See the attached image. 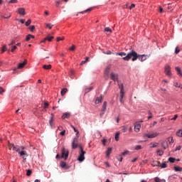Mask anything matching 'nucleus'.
<instances>
[{
    "instance_id": "1",
    "label": "nucleus",
    "mask_w": 182,
    "mask_h": 182,
    "mask_svg": "<svg viewBox=\"0 0 182 182\" xmlns=\"http://www.w3.org/2000/svg\"><path fill=\"white\" fill-rule=\"evenodd\" d=\"M9 150H14V151H16L20 157H22L23 160H26V157H28V152L25 151L24 146H19L18 145H14V144H9Z\"/></svg>"
},
{
    "instance_id": "2",
    "label": "nucleus",
    "mask_w": 182,
    "mask_h": 182,
    "mask_svg": "<svg viewBox=\"0 0 182 182\" xmlns=\"http://www.w3.org/2000/svg\"><path fill=\"white\" fill-rule=\"evenodd\" d=\"M139 56H140V55L137 54L134 50H132L125 57H123L122 59L127 62H129V60L132 59V62H135V60L139 59Z\"/></svg>"
},
{
    "instance_id": "3",
    "label": "nucleus",
    "mask_w": 182,
    "mask_h": 182,
    "mask_svg": "<svg viewBox=\"0 0 182 182\" xmlns=\"http://www.w3.org/2000/svg\"><path fill=\"white\" fill-rule=\"evenodd\" d=\"M78 147L80 149V155L77 158V160L82 163V161H85V155L86 154V151L83 150V147L81 145H79Z\"/></svg>"
},
{
    "instance_id": "4",
    "label": "nucleus",
    "mask_w": 182,
    "mask_h": 182,
    "mask_svg": "<svg viewBox=\"0 0 182 182\" xmlns=\"http://www.w3.org/2000/svg\"><path fill=\"white\" fill-rule=\"evenodd\" d=\"M159 132H148V133H144L143 134L144 139H154L155 137H157L159 136Z\"/></svg>"
},
{
    "instance_id": "5",
    "label": "nucleus",
    "mask_w": 182,
    "mask_h": 182,
    "mask_svg": "<svg viewBox=\"0 0 182 182\" xmlns=\"http://www.w3.org/2000/svg\"><path fill=\"white\" fill-rule=\"evenodd\" d=\"M68 157H69V150L65 149L63 147L61 150V159H64V160H68Z\"/></svg>"
},
{
    "instance_id": "6",
    "label": "nucleus",
    "mask_w": 182,
    "mask_h": 182,
    "mask_svg": "<svg viewBox=\"0 0 182 182\" xmlns=\"http://www.w3.org/2000/svg\"><path fill=\"white\" fill-rule=\"evenodd\" d=\"M164 73L167 76H171V68L170 65H167L165 66Z\"/></svg>"
},
{
    "instance_id": "7",
    "label": "nucleus",
    "mask_w": 182,
    "mask_h": 182,
    "mask_svg": "<svg viewBox=\"0 0 182 182\" xmlns=\"http://www.w3.org/2000/svg\"><path fill=\"white\" fill-rule=\"evenodd\" d=\"M110 77L114 82H117L119 80V75L117 73H111Z\"/></svg>"
},
{
    "instance_id": "8",
    "label": "nucleus",
    "mask_w": 182,
    "mask_h": 182,
    "mask_svg": "<svg viewBox=\"0 0 182 182\" xmlns=\"http://www.w3.org/2000/svg\"><path fill=\"white\" fill-rule=\"evenodd\" d=\"M147 58H149V56H147V55H139V56L138 57L139 60H140L141 62H144V60H146Z\"/></svg>"
},
{
    "instance_id": "9",
    "label": "nucleus",
    "mask_w": 182,
    "mask_h": 182,
    "mask_svg": "<svg viewBox=\"0 0 182 182\" xmlns=\"http://www.w3.org/2000/svg\"><path fill=\"white\" fill-rule=\"evenodd\" d=\"M60 167H62V168H65V170H68V168H70V166H69V165L66 164V163L64 161H61L60 163Z\"/></svg>"
},
{
    "instance_id": "10",
    "label": "nucleus",
    "mask_w": 182,
    "mask_h": 182,
    "mask_svg": "<svg viewBox=\"0 0 182 182\" xmlns=\"http://www.w3.org/2000/svg\"><path fill=\"white\" fill-rule=\"evenodd\" d=\"M119 89H120V95H124V87L123 86V83L118 82Z\"/></svg>"
},
{
    "instance_id": "11",
    "label": "nucleus",
    "mask_w": 182,
    "mask_h": 182,
    "mask_svg": "<svg viewBox=\"0 0 182 182\" xmlns=\"http://www.w3.org/2000/svg\"><path fill=\"white\" fill-rule=\"evenodd\" d=\"M26 63H28V60H24V61L23 63H20L18 64L17 69H22L23 68V66H25V65H26Z\"/></svg>"
},
{
    "instance_id": "12",
    "label": "nucleus",
    "mask_w": 182,
    "mask_h": 182,
    "mask_svg": "<svg viewBox=\"0 0 182 182\" xmlns=\"http://www.w3.org/2000/svg\"><path fill=\"white\" fill-rule=\"evenodd\" d=\"M18 14L19 15H22L23 16L24 15H26V13L25 12V9H24L23 8H19V9H18Z\"/></svg>"
},
{
    "instance_id": "13",
    "label": "nucleus",
    "mask_w": 182,
    "mask_h": 182,
    "mask_svg": "<svg viewBox=\"0 0 182 182\" xmlns=\"http://www.w3.org/2000/svg\"><path fill=\"white\" fill-rule=\"evenodd\" d=\"M161 147H163V149H164V150H166V149L168 148V144H167V141H163L161 143Z\"/></svg>"
},
{
    "instance_id": "14",
    "label": "nucleus",
    "mask_w": 182,
    "mask_h": 182,
    "mask_svg": "<svg viewBox=\"0 0 182 182\" xmlns=\"http://www.w3.org/2000/svg\"><path fill=\"white\" fill-rule=\"evenodd\" d=\"M141 128V125L140 124H136L134 126V130L136 133H139L140 132V129Z\"/></svg>"
},
{
    "instance_id": "15",
    "label": "nucleus",
    "mask_w": 182,
    "mask_h": 182,
    "mask_svg": "<svg viewBox=\"0 0 182 182\" xmlns=\"http://www.w3.org/2000/svg\"><path fill=\"white\" fill-rule=\"evenodd\" d=\"M103 99V96L100 95V97H97L95 100V105H99L102 102V100Z\"/></svg>"
},
{
    "instance_id": "16",
    "label": "nucleus",
    "mask_w": 182,
    "mask_h": 182,
    "mask_svg": "<svg viewBox=\"0 0 182 182\" xmlns=\"http://www.w3.org/2000/svg\"><path fill=\"white\" fill-rule=\"evenodd\" d=\"M151 166L153 167H159V166H160V161H154L152 163H151Z\"/></svg>"
},
{
    "instance_id": "17",
    "label": "nucleus",
    "mask_w": 182,
    "mask_h": 182,
    "mask_svg": "<svg viewBox=\"0 0 182 182\" xmlns=\"http://www.w3.org/2000/svg\"><path fill=\"white\" fill-rule=\"evenodd\" d=\"M69 117H70V113H69V112H65L62 116V119H69Z\"/></svg>"
},
{
    "instance_id": "18",
    "label": "nucleus",
    "mask_w": 182,
    "mask_h": 182,
    "mask_svg": "<svg viewBox=\"0 0 182 182\" xmlns=\"http://www.w3.org/2000/svg\"><path fill=\"white\" fill-rule=\"evenodd\" d=\"M54 117H55V115L53 114H51V117H50V119L49 120L50 126H51V127L53 124V122H54L53 118Z\"/></svg>"
},
{
    "instance_id": "19",
    "label": "nucleus",
    "mask_w": 182,
    "mask_h": 182,
    "mask_svg": "<svg viewBox=\"0 0 182 182\" xmlns=\"http://www.w3.org/2000/svg\"><path fill=\"white\" fill-rule=\"evenodd\" d=\"M149 146H150V147H151V149L156 148V147H157V146H159V143H157V142H155V143H150V144H149Z\"/></svg>"
},
{
    "instance_id": "20",
    "label": "nucleus",
    "mask_w": 182,
    "mask_h": 182,
    "mask_svg": "<svg viewBox=\"0 0 182 182\" xmlns=\"http://www.w3.org/2000/svg\"><path fill=\"white\" fill-rule=\"evenodd\" d=\"M43 68L46 70H49V69H52V65H44L43 66Z\"/></svg>"
},
{
    "instance_id": "21",
    "label": "nucleus",
    "mask_w": 182,
    "mask_h": 182,
    "mask_svg": "<svg viewBox=\"0 0 182 182\" xmlns=\"http://www.w3.org/2000/svg\"><path fill=\"white\" fill-rule=\"evenodd\" d=\"M115 54L119 56H124V58H125V56H127V54H126V53L124 52H121V53H115Z\"/></svg>"
},
{
    "instance_id": "22",
    "label": "nucleus",
    "mask_w": 182,
    "mask_h": 182,
    "mask_svg": "<svg viewBox=\"0 0 182 182\" xmlns=\"http://www.w3.org/2000/svg\"><path fill=\"white\" fill-rule=\"evenodd\" d=\"M68 92V88H63L61 90V96H65V93Z\"/></svg>"
},
{
    "instance_id": "23",
    "label": "nucleus",
    "mask_w": 182,
    "mask_h": 182,
    "mask_svg": "<svg viewBox=\"0 0 182 182\" xmlns=\"http://www.w3.org/2000/svg\"><path fill=\"white\" fill-rule=\"evenodd\" d=\"M119 137H120V132H118L115 134V136H114L116 141H119Z\"/></svg>"
},
{
    "instance_id": "24",
    "label": "nucleus",
    "mask_w": 182,
    "mask_h": 182,
    "mask_svg": "<svg viewBox=\"0 0 182 182\" xmlns=\"http://www.w3.org/2000/svg\"><path fill=\"white\" fill-rule=\"evenodd\" d=\"M176 72L178 73V75H179V76H182V73H181V70L180 69L179 67H176L175 68Z\"/></svg>"
},
{
    "instance_id": "25",
    "label": "nucleus",
    "mask_w": 182,
    "mask_h": 182,
    "mask_svg": "<svg viewBox=\"0 0 182 182\" xmlns=\"http://www.w3.org/2000/svg\"><path fill=\"white\" fill-rule=\"evenodd\" d=\"M46 28H48V29H51L52 28H53V25L52 23H46Z\"/></svg>"
},
{
    "instance_id": "26",
    "label": "nucleus",
    "mask_w": 182,
    "mask_h": 182,
    "mask_svg": "<svg viewBox=\"0 0 182 182\" xmlns=\"http://www.w3.org/2000/svg\"><path fill=\"white\" fill-rule=\"evenodd\" d=\"M111 153H112V148H108L106 151L107 157H109V156H110Z\"/></svg>"
},
{
    "instance_id": "27",
    "label": "nucleus",
    "mask_w": 182,
    "mask_h": 182,
    "mask_svg": "<svg viewBox=\"0 0 182 182\" xmlns=\"http://www.w3.org/2000/svg\"><path fill=\"white\" fill-rule=\"evenodd\" d=\"M168 141L169 142V144H173V143H174V139H173V136H169L168 138Z\"/></svg>"
},
{
    "instance_id": "28",
    "label": "nucleus",
    "mask_w": 182,
    "mask_h": 182,
    "mask_svg": "<svg viewBox=\"0 0 182 182\" xmlns=\"http://www.w3.org/2000/svg\"><path fill=\"white\" fill-rule=\"evenodd\" d=\"M124 97V94H120V97H119L120 103H124V102L123 101Z\"/></svg>"
},
{
    "instance_id": "29",
    "label": "nucleus",
    "mask_w": 182,
    "mask_h": 182,
    "mask_svg": "<svg viewBox=\"0 0 182 182\" xmlns=\"http://www.w3.org/2000/svg\"><path fill=\"white\" fill-rule=\"evenodd\" d=\"M107 105V102H104V103L102 105V108L101 110L106 111Z\"/></svg>"
},
{
    "instance_id": "30",
    "label": "nucleus",
    "mask_w": 182,
    "mask_h": 182,
    "mask_svg": "<svg viewBox=\"0 0 182 182\" xmlns=\"http://www.w3.org/2000/svg\"><path fill=\"white\" fill-rule=\"evenodd\" d=\"M176 136H178V137H182V130L180 129L179 131H178L176 132Z\"/></svg>"
},
{
    "instance_id": "31",
    "label": "nucleus",
    "mask_w": 182,
    "mask_h": 182,
    "mask_svg": "<svg viewBox=\"0 0 182 182\" xmlns=\"http://www.w3.org/2000/svg\"><path fill=\"white\" fill-rule=\"evenodd\" d=\"M92 9H92V8H90V9H87V10H85V11H81L80 14H86V13H87V12H91Z\"/></svg>"
},
{
    "instance_id": "32",
    "label": "nucleus",
    "mask_w": 182,
    "mask_h": 182,
    "mask_svg": "<svg viewBox=\"0 0 182 182\" xmlns=\"http://www.w3.org/2000/svg\"><path fill=\"white\" fill-rule=\"evenodd\" d=\"M174 170L175 171H182V168L180 166H175Z\"/></svg>"
},
{
    "instance_id": "33",
    "label": "nucleus",
    "mask_w": 182,
    "mask_h": 182,
    "mask_svg": "<svg viewBox=\"0 0 182 182\" xmlns=\"http://www.w3.org/2000/svg\"><path fill=\"white\" fill-rule=\"evenodd\" d=\"M168 5H171V6H168V9H171V11H173V9H174V8H175V5L174 4H169Z\"/></svg>"
},
{
    "instance_id": "34",
    "label": "nucleus",
    "mask_w": 182,
    "mask_h": 182,
    "mask_svg": "<svg viewBox=\"0 0 182 182\" xmlns=\"http://www.w3.org/2000/svg\"><path fill=\"white\" fill-rule=\"evenodd\" d=\"M77 147H79V145L77 144V143H75V144H74V142L72 143V148L73 149H76Z\"/></svg>"
},
{
    "instance_id": "35",
    "label": "nucleus",
    "mask_w": 182,
    "mask_h": 182,
    "mask_svg": "<svg viewBox=\"0 0 182 182\" xmlns=\"http://www.w3.org/2000/svg\"><path fill=\"white\" fill-rule=\"evenodd\" d=\"M92 90H93V87H89V88H86V89L85 90V93H89V92H90V91H92Z\"/></svg>"
},
{
    "instance_id": "36",
    "label": "nucleus",
    "mask_w": 182,
    "mask_h": 182,
    "mask_svg": "<svg viewBox=\"0 0 182 182\" xmlns=\"http://www.w3.org/2000/svg\"><path fill=\"white\" fill-rule=\"evenodd\" d=\"M44 109H48V107H49V102L48 101H46L44 102Z\"/></svg>"
},
{
    "instance_id": "37",
    "label": "nucleus",
    "mask_w": 182,
    "mask_h": 182,
    "mask_svg": "<svg viewBox=\"0 0 182 182\" xmlns=\"http://www.w3.org/2000/svg\"><path fill=\"white\" fill-rule=\"evenodd\" d=\"M168 161L170 162V163H174V161H176V159L175 158H173V157H170V158H168Z\"/></svg>"
},
{
    "instance_id": "38",
    "label": "nucleus",
    "mask_w": 182,
    "mask_h": 182,
    "mask_svg": "<svg viewBox=\"0 0 182 182\" xmlns=\"http://www.w3.org/2000/svg\"><path fill=\"white\" fill-rule=\"evenodd\" d=\"M31 174H32V170L28 169V170H27V172H26V176H27L28 177H29V176H31Z\"/></svg>"
},
{
    "instance_id": "39",
    "label": "nucleus",
    "mask_w": 182,
    "mask_h": 182,
    "mask_svg": "<svg viewBox=\"0 0 182 182\" xmlns=\"http://www.w3.org/2000/svg\"><path fill=\"white\" fill-rule=\"evenodd\" d=\"M157 154L159 156H163V154H164V152L163 151H161V150H158L157 151Z\"/></svg>"
},
{
    "instance_id": "40",
    "label": "nucleus",
    "mask_w": 182,
    "mask_h": 182,
    "mask_svg": "<svg viewBox=\"0 0 182 182\" xmlns=\"http://www.w3.org/2000/svg\"><path fill=\"white\" fill-rule=\"evenodd\" d=\"M159 166L161 167V168H166V167H167L166 162L162 163V164Z\"/></svg>"
},
{
    "instance_id": "41",
    "label": "nucleus",
    "mask_w": 182,
    "mask_h": 182,
    "mask_svg": "<svg viewBox=\"0 0 182 182\" xmlns=\"http://www.w3.org/2000/svg\"><path fill=\"white\" fill-rule=\"evenodd\" d=\"M71 127H72V129H73V130L76 133V134H79V131H77V129H76V128L73 125H71Z\"/></svg>"
},
{
    "instance_id": "42",
    "label": "nucleus",
    "mask_w": 182,
    "mask_h": 182,
    "mask_svg": "<svg viewBox=\"0 0 182 182\" xmlns=\"http://www.w3.org/2000/svg\"><path fill=\"white\" fill-rule=\"evenodd\" d=\"M30 23H32V21L31 19H28L26 22V26H29Z\"/></svg>"
},
{
    "instance_id": "43",
    "label": "nucleus",
    "mask_w": 182,
    "mask_h": 182,
    "mask_svg": "<svg viewBox=\"0 0 182 182\" xmlns=\"http://www.w3.org/2000/svg\"><path fill=\"white\" fill-rule=\"evenodd\" d=\"M105 32H110V33H112V29L110 28H109V27H106L105 28Z\"/></svg>"
},
{
    "instance_id": "44",
    "label": "nucleus",
    "mask_w": 182,
    "mask_h": 182,
    "mask_svg": "<svg viewBox=\"0 0 182 182\" xmlns=\"http://www.w3.org/2000/svg\"><path fill=\"white\" fill-rule=\"evenodd\" d=\"M54 38L53 36H50V37H46V39H47L48 41V42H52V40Z\"/></svg>"
},
{
    "instance_id": "45",
    "label": "nucleus",
    "mask_w": 182,
    "mask_h": 182,
    "mask_svg": "<svg viewBox=\"0 0 182 182\" xmlns=\"http://www.w3.org/2000/svg\"><path fill=\"white\" fill-rule=\"evenodd\" d=\"M122 132H123V133H126V132H127V127H122Z\"/></svg>"
},
{
    "instance_id": "46",
    "label": "nucleus",
    "mask_w": 182,
    "mask_h": 182,
    "mask_svg": "<svg viewBox=\"0 0 182 182\" xmlns=\"http://www.w3.org/2000/svg\"><path fill=\"white\" fill-rule=\"evenodd\" d=\"M105 113H106V111L101 109V112L100 114V117H103V114H105Z\"/></svg>"
},
{
    "instance_id": "47",
    "label": "nucleus",
    "mask_w": 182,
    "mask_h": 182,
    "mask_svg": "<svg viewBox=\"0 0 182 182\" xmlns=\"http://www.w3.org/2000/svg\"><path fill=\"white\" fill-rule=\"evenodd\" d=\"M154 181L155 182H161V179H160V178H159V177H155Z\"/></svg>"
},
{
    "instance_id": "48",
    "label": "nucleus",
    "mask_w": 182,
    "mask_h": 182,
    "mask_svg": "<svg viewBox=\"0 0 182 182\" xmlns=\"http://www.w3.org/2000/svg\"><path fill=\"white\" fill-rule=\"evenodd\" d=\"M29 30L31 31V32H33V31H35V26H31L29 27Z\"/></svg>"
},
{
    "instance_id": "49",
    "label": "nucleus",
    "mask_w": 182,
    "mask_h": 182,
    "mask_svg": "<svg viewBox=\"0 0 182 182\" xmlns=\"http://www.w3.org/2000/svg\"><path fill=\"white\" fill-rule=\"evenodd\" d=\"M60 41H65V37H58L57 38V42H59Z\"/></svg>"
},
{
    "instance_id": "50",
    "label": "nucleus",
    "mask_w": 182,
    "mask_h": 182,
    "mask_svg": "<svg viewBox=\"0 0 182 182\" xmlns=\"http://www.w3.org/2000/svg\"><path fill=\"white\" fill-rule=\"evenodd\" d=\"M18 2V0H10L9 1V4H16Z\"/></svg>"
},
{
    "instance_id": "51",
    "label": "nucleus",
    "mask_w": 182,
    "mask_h": 182,
    "mask_svg": "<svg viewBox=\"0 0 182 182\" xmlns=\"http://www.w3.org/2000/svg\"><path fill=\"white\" fill-rule=\"evenodd\" d=\"M135 150H141V145H137L135 146Z\"/></svg>"
},
{
    "instance_id": "52",
    "label": "nucleus",
    "mask_w": 182,
    "mask_h": 182,
    "mask_svg": "<svg viewBox=\"0 0 182 182\" xmlns=\"http://www.w3.org/2000/svg\"><path fill=\"white\" fill-rule=\"evenodd\" d=\"M6 46H4L2 47L1 53H4V52H6Z\"/></svg>"
},
{
    "instance_id": "53",
    "label": "nucleus",
    "mask_w": 182,
    "mask_h": 182,
    "mask_svg": "<svg viewBox=\"0 0 182 182\" xmlns=\"http://www.w3.org/2000/svg\"><path fill=\"white\" fill-rule=\"evenodd\" d=\"M76 49V46L75 45H73L70 48L69 50H75Z\"/></svg>"
},
{
    "instance_id": "54",
    "label": "nucleus",
    "mask_w": 182,
    "mask_h": 182,
    "mask_svg": "<svg viewBox=\"0 0 182 182\" xmlns=\"http://www.w3.org/2000/svg\"><path fill=\"white\" fill-rule=\"evenodd\" d=\"M4 92H5V90L2 87H0V95H4Z\"/></svg>"
},
{
    "instance_id": "55",
    "label": "nucleus",
    "mask_w": 182,
    "mask_h": 182,
    "mask_svg": "<svg viewBox=\"0 0 182 182\" xmlns=\"http://www.w3.org/2000/svg\"><path fill=\"white\" fill-rule=\"evenodd\" d=\"M26 41L28 42L29 41H31V34H28L26 38Z\"/></svg>"
},
{
    "instance_id": "56",
    "label": "nucleus",
    "mask_w": 182,
    "mask_h": 182,
    "mask_svg": "<svg viewBox=\"0 0 182 182\" xmlns=\"http://www.w3.org/2000/svg\"><path fill=\"white\" fill-rule=\"evenodd\" d=\"M178 117V115L175 114L174 117L172 119H171V120H177Z\"/></svg>"
},
{
    "instance_id": "57",
    "label": "nucleus",
    "mask_w": 182,
    "mask_h": 182,
    "mask_svg": "<svg viewBox=\"0 0 182 182\" xmlns=\"http://www.w3.org/2000/svg\"><path fill=\"white\" fill-rule=\"evenodd\" d=\"M77 141H78V139H77V137H75L73 139V143H74V144H75V143H77Z\"/></svg>"
},
{
    "instance_id": "58",
    "label": "nucleus",
    "mask_w": 182,
    "mask_h": 182,
    "mask_svg": "<svg viewBox=\"0 0 182 182\" xmlns=\"http://www.w3.org/2000/svg\"><path fill=\"white\" fill-rule=\"evenodd\" d=\"M16 21H18L19 22H21V23H25V21L23 19L17 18Z\"/></svg>"
},
{
    "instance_id": "59",
    "label": "nucleus",
    "mask_w": 182,
    "mask_h": 182,
    "mask_svg": "<svg viewBox=\"0 0 182 182\" xmlns=\"http://www.w3.org/2000/svg\"><path fill=\"white\" fill-rule=\"evenodd\" d=\"M180 52V49H178V47H176L175 49V53H176V55Z\"/></svg>"
},
{
    "instance_id": "60",
    "label": "nucleus",
    "mask_w": 182,
    "mask_h": 182,
    "mask_svg": "<svg viewBox=\"0 0 182 182\" xmlns=\"http://www.w3.org/2000/svg\"><path fill=\"white\" fill-rule=\"evenodd\" d=\"M159 11L160 12V14H163V12H164V10L163 9V8H161V6H160Z\"/></svg>"
},
{
    "instance_id": "61",
    "label": "nucleus",
    "mask_w": 182,
    "mask_h": 182,
    "mask_svg": "<svg viewBox=\"0 0 182 182\" xmlns=\"http://www.w3.org/2000/svg\"><path fill=\"white\" fill-rule=\"evenodd\" d=\"M66 133V130H63L60 133V134L61 135V136H65V134Z\"/></svg>"
},
{
    "instance_id": "62",
    "label": "nucleus",
    "mask_w": 182,
    "mask_h": 182,
    "mask_svg": "<svg viewBox=\"0 0 182 182\" xmlns=\"http://www.w3.org/2000/svg\"><path fill=\"white\" fill-rule=\"evenodd\" d=\"M180 150H181V146H178L176 148V151H180Z\"/></svg>"
},
{
    "instance_id": "63",
    "label": "nucleus",
    "mask_w": 182,
    "mask_h": 182,
    "mask_svg": "<svg viewBox=\"0 0 182 182\" xmlns=\"http://www.w3.org/2000/svg\"><path fill=\"white\" fill-rule=\"evenodd\" d=\"M16 49H17L16 46H13V48H11V52H14Z\"/></svg>"
},
{
    "instance_id": "64",
    "label": "nucleus",
    "mask_w": 182,
    "mask_h": 182,
    "mask_svg": "<svg viewBox=\"0 0 182 182\" xmlns=\"http://www.w3.org/2000/svg\"><path fill=\"white\" fill-rule=\"evenodd\" d=\"M136 6V4H131V6H129V9H133V8H134Z\"/></svg>"
}]
</instances>
